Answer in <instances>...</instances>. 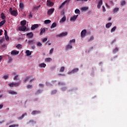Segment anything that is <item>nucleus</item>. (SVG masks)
I'll list each match as a JSON object with an SVG mask.
<instances>
[{"label": "nucleus", "mask_w": 127, "mask_h": 127, "mask_svg": "<svg viewBox=\"0 0 127 127\" xmlns=\"http://www.w3.org/2000/svg\"><path fill=\"white\" fill-rule=\"evenodd\" d=\"M9 11L11 15H13V16H17V11L15 10H12V8H10L9 9Z\"/></svg>", "instance_id": "obj_1"}, {"label": "nucleus", "mask_w": 127, "mask_h": 127, "mask_svg": "<svg viewBox=\"0 0 127 127\" xmlns=\"http://www.w3.org/2000/svg\"><path fill=\"white\" fill-rule=\"evenodd\" d=\"M19 85H20V82H18V83L11 82L8 84L9 87H10V88H13V87H18Z\"/></svg>", "instance_id": "obj_2"}, {"label": "nucleus", "mask_w": 127, "mask_h": 127, "mask_svg": "<svg viewBox=\"0 0 127 127\" xmlns=\"http://www.w3.org/2000/svg\"><path fill=\"white\" fill-rule=\"evenodd\" d=\"M86 34H87V30L84 29L81 31L80 33V36L82 37V38H84V37L86 36Z\"/></svg>", "instance_id": "obj_3"}, {"label": "nucleus", "mask_w": 127, "mask_h": 127, "mask_svg": "<svg viewBox=\"0 0 127 127\" xmlns=\"http://www.w3.org/2000/svg\"><path fill=\"white\" fill-rule=\"evenodd\" d=\"M68 35V32H63L60 34L57 35V37H63V36H66V35Z\"/></svg>", "instance_id": "obj_4"}, {"label": "nucleus", "mask_w": 127, "mask_h": 127, "mask_svg": "<svg viewBox=\"0 0 127 127\" xmlns=\"http://www.w3.org/2000/svg\"><path fill=\"white\" fill-rule=\"evenodd\" d=\"M78 70H79V69L78 68H74L70 72H68V75H71V73H72V74H74V73H76V72H78Z\"/></svg>", "instance_id": "obj_5"}, {"label": "nucleus", "mask_w": 127, "mask_h": 127, "mask_svg": "<svg viewBox=\"0 0 127 127\" xmlns=\"http://www.w3.org/2000/svg\"><path fill=\"white\" fill-rule=\"evenodd\" d=\"M26 26H22L21 27H19L18 28V30L20 31H25V30H26Z\"/></svg>", "instance_id": "obj_6"}, {"label": "nucleus", "mask_w": 127, "mask_h": 127, "mask_svg": "<svg viewBox=\"0 0 127 127\" xmlns=\"http://www.w3.org/2000/svg\"><path fill=\"white\" fill-rule=\"evenodd\" d=\"M54 8H51L48 10L47 14L48 15H50V14H52L53 12H54Z\"/></svg>", "instance_id": "obj_7"}, {"label": "nucleus", "mask_w": 127, "mask_h": 127, "mask_svg": "<svg viewBox=\"0 0 127 127\" xmlns=\"http://www.w3.org/2000/svg\"><path fill=\"white\" fill-rule=\"evenodd\" d=\"M39 25H38V24H35L34 25H32L31 27V30H34V29H35L36 28H37L38 27H39Z\"/></svg>", "instance_id": "obj_8"}, {"label": "nucleus", "mask_w": 127, "mask_h": 127, "mask_svg": "<svg viewBox=\"0 0 127 127\" xmlns=\"http://www.w3.org/2000/svg\"><path fill=\"white\" fill-rule=\"evenodd\" d=\"M102 4H103V0H100L98 4H97V8H98V9H101V6H102Z\"/></svg>", "instance_id": "obj_9"}, {"label": "nucleus", "mask_w": 127, "mask_h": 127, "mask_svg": "<svg viewBox=\"0 0 127 127\" xmlns=\"http://www.w3.org/2000/svg\"><path fill=\"white\" fill-rule=\"evenodd\" d=\"M19 51H12L11 52V55H14L15 56H16V55H18V54H19Z\"/></svg>", "instance_id": "obj_10"}, {"label": "nucleus", "mask_w": 127, "mask_h": 127, "mask_svg": "<svg viewBox=\"0 0 127 127\" xmlns=\"http://www.w3.org/2000/svg\"><path fill=\"white\" fill-rule=\"evenodd\" d=\"M77 17H78V15L72 16L70 17L71 21H75L77 19Z\"/></svg>", "instance_id": "obj_11"}, {"label": "nucleus", "mask_w": 127, "mask_h": 127, "mask_svg": "<svg viewBox=\"0 0 127 127\" xmlns=\"http://www.w3.org/2000/svg\"><path fill=\"white\" fill-rule=\"evenodd\" d=\"M40 113V111L34 110L31 113V115H33V116H34L35 115H38Z\"/></svg>", "instance_id": "obj_12"}, {"label": "nucleus", "mask_w": 127, "mask_h": 127, "mask_svg": "<svg viewBox=\"0 0 127 127\" xmlns=\"http://www.w3.org/2000/svg\"><path fill=\"white\" fill-rule=\"evenodd\" d=\"M47 4V5H48V6H53V4H54V3L52 2H51V1H50V0H48Z\"/></svg>", "instance_id": "obj_13"}, {"label": "nucleus", "mask_w": 127, "mask_h": 127, "mask_svg": "<svg viewBox=\"0 0 127 127\" xmlns=\"http://www.w3.org/2000/svg\"><path fill=\"white\" fill-rule=\"evenodd\" d=\"M26 36L29 37V38H32L33 37V33L32 32L28 33L26 34Z\"/></svg>", "instance_id": "obj_14"}, {"label": "nucleus", "mask_w": 127, "mask_h": 127, "mask_svg": "<svg viewBox=\"0 0 127 127\" xmlns=\"http://www.w3.org/2000/svg\"><path fill=\"white\" fill-rule=\"evenodd\" d=\"M25 116H27V113H25L22 114L21 117L18 118V120H22V119H23L24 117H25Z\"/></svg>", "instance_id": "obj_15"}, {"label": "nucleus", "mask_w": 127, "mask_h": 127, "mask_svg": "<svg viewBox=\"0 0 127 127\" xmlns=\"http://www.w3.org/2000/svg\"><path fill=\"white\" fill-rule=\"evenodd\" d=\"M72 48V44L69 43L67 46L66 48V50H68V49H71Z\"/></svg>", "instance_id": "obj_16"}, {"label": "nucleus", "mask_w": 127, "mask_h": 127, "mask_svg": "<svg viewBox=\"0 0 127 127\" xmlns=\"http://www.w3.org/2000/svg\"><path fill=\"white\" fill-rule=\"evenodd\" d=\"M19 7L21 8V9H23V8H24V3L22 2H20L19 3Z\"/></svg>", "instance_id": "obj_17"}, {"label": "nucleus", "mask_w": 127, "mask_h": 127, "mask_svg": "<svg viewBox=\"0 0 127 127\" xmlns=\"http://www.w3.org/2000/svg\"><path fill=\"white\" fill-rule=\"evenodd\" d=\"M9 94L10 95H17V92L14 91L13 90H10L9 91Z\"/></svg>", "instance_id": "obj_18"}, {"label": "nucleus", "mask_w": 127, "mask_h": 127, "mask_svg": "<svg viewBox=\"0 0 127 127\" xmlns=\"http://www.w3.org/2000/svg\"><path fill=\"white\" fill-rule=\"evenodd\" d=\"M20 24L22 26H25V25L26 24V20H23L20 22Z\"/></svg>", "instance_id": "obj_19"}, {"label": "nucleus", "mask_w": 127, "mask_h": 127, "mask_svg": "<svg viewBox=\"0 0 127 127\" xmlns=\"http://www.w3.org/2000/svg\"><path fill=\"white\" fill-rule=\"evenodd\" d=\"M88 9H89V7H83L81 8V10L82 12L86 11L88 10Z\"/></svg>", "instance_id": "obj_20"}, {"label": "nucleus", "mask_w": 127, "mask_h": 127, "mask_svg": "<svg viewBox=\"0 0 127 127\" xmlns=\"http://www.w3.org/2000/svg\"><path fill=\"white\" fill-rule=\"evenodd\" d=\"M39 66L41 67V68H45L46 67V64L44 63H42L39 64Z\"/></svg>", "instance_id": "obj_21"}, {"label": "nucleus", "mask_w": 127, "mask_h": 127, "mask_svg": "<svg viewBox=\"0 0 127 127\" xmlns=\"http://www.w3.org/2000/svg\"><path fill=\"white\" fill-rule=\"evenodd\" d=\"M35 42V40H30L28 41V45H30L31 44H33V43H34Z\"/></svg>", "instance_id": "obj_22"}, {"label": "nucleus", "mask_w": 127, "mask_h": 127, "mask_svg": "<svg viewBox=\"0 0 127 127\" xmlns=\"http://www.w3.org/2000/svg\"><path fill=\"white\" fill-rule=\"evenodd\" d=\"M26 56H30L31 55V52L29 50L26 51Z\"/></svg>", "instance_id": "obj_23"}, {"label": "nucleus", "mask_w": 127, "mask_h": 127, "mask_svg": "<svg viewBox=\"0 0 127 127\" xmlns=\"http://www.w3.org/2000/svg\"><path fill=\"white\" fill-rule=\"evenodd\" d=\"M56 26H57V23L54 22L53 23L51 26V28L52 29V28H54V27H56Z\"/></svg>", "instance_id": "obj_24"}, {"label": "nucleus", "mask_w": 127, "mask_h": 127, "mask_svg": "<svg viewBox=\"0 0 127 127\" xmlns=\"http://www.w3.org/2000/svg\"><path fill=\"white\" fill-rule=\"evenodd\" d=\"M45 24H49V23H51V20H46L44 21Z\"/></svg>", "instance_id": "obj_25"}, {"label": "nucleus", "mask_w": 127, "mask_h": 127, "mask_svg": "<svg viewBox=\"0 0 127 127\" xmlns=\"http://www.w3.org/2000/svg\"><path fill=\"white\" fill-rule=\"evenodd\" d=\"M67 2V1H64V2H63L61 5H60L59 8H62L64 5H65V4Z\"/></svg>", "instance_id": "obj_26"}, {"label": "nucleus", "mask_w": 127, "mask_h": 127, "mask_svg": "<svg viewBox=\"0 0 127 127\" xmlns=\"http://www.w3.org/2000/svg\"><path fill=\"white\" fill-rule=\"evenodd\" d=\"M111 26H112V23H108L106 25V27L107 28H110V27H111Z\"/></svg>", "instance_id": "obj_27"}, {"label": "nucleus", "mask_w": 127, "mask_h": 127, "mask_svg": "<svg viewBox=\"0 0 127 127\" xmlns=\"http://www.w3.org/2000/svg\"><path fill=\"white\" fill-rule=\"evenodd\" d=\"M94 40V36H91L89 39H88V42H91V41H93Z\"/></svg>", "instance_id": "obj_28"}, {"label": "nucleus", "mask_w": 127, "mask_h": 127, "mask_svg": "<svg viewBox=\"0 0 127 127\" xmlns=\"http://www.w3.org/2000/svg\"><path fill=\"white\" fill-rule=\"evenodd\" d=\"M6 21L5 20H3L2 21H1V22H0V26H2V25H3V24H4V23L6 22Z\"/></svg>", "instance_id": "obj_29"}, {"label": "nucleus", "mask_w": 127, "mask_h": 127, "mask_svg": "<svg viewBox=\"0 0 127 127\" xmlns=\"http://www.w3.org/2000/svg\"><path fill=\"white\" fill-rule=\"evenodd\" d=\"M16 48L18 49H21V48H22V45H21V44H18L16 46Z\"/></svg>", "instance_id": "obj_30"}, {"label": "nucleus", "mask_w": 127, "mask_h": 127, "mask_svg": "<svg viewBox=\"0 0 127 127\" xmlns=\"http://www.w3.org/2000/svg\"><path fill=\"white\" fill-rule=\"evenodd\" d=\"M1 18H2V19H3V20L5 19V15L3 12L1 13Z\"/></svg>", "instance_id": "obj_31"}, {"label": "nucleus", "mask_w": 127, "mask_h": 127, "mask_svg": "<svg viewBox=\"0 0 127 127\" xmlns=\"http://www.w3.org/2000/svg\"><path fill=\"white\" fill-rule=\"evenodd\" d=\"M45 32V28H43L41 30V32L40 33V35H42V34H43V33H44Z\"/></svg>", "instance_id": "obj_32"}, {"label": "nucleus", "mask_w": 127, "mask_h": 127, "mask_svg": "<svg viewBox=\"0 0 127 127\" xmlns=\"http://www.w3.org/2000/svg\"><path fill=\"white\" fill-rule=\"evenodd\" d=\"M51 61H52V59H51L50 58H48L45 59V62H50Z\"/></svg>", "instance_id": "obj_33"}, {"label": "nucleus", "mask_w": 127, "mask_h": 127, "mask_svg": "<svg viewBox=\"0 0 127 127\" xmlns=\"http://www.w3.org/2000/svg\"><path fill=\"white\" fill-rule=\"evenodd\" d=\"M61 22L66 21V16H64L61 20Z\"/></svg>", "instance_id": "obj_34"}, {"label": "nucleus", "mask_w": 127, "mask_h": 127, "mask_svg": "<svg viewBox=\"0 0 127 127\" xmlns=\"http://www.w3.org/2000/svg\"><path fill=\"white\" fill-rule=\"evenodd\" d=\"M75 13L76 14H80V10L79 9H76L75 10Z\"/></svg>", "instance_id": "obj_35"}, {"label": "nucleus", "mask_w": 127, "mask_h": 127, "mask_svg": "<svg viewBox=\"0 0 127 127\" xmlns=\"http://www.w3.org/2000/svg\"><path fill=\"white\" fill-rule=\"evenodd\" d=\"M28 124H36V121H34L32 120H30V121H29V122H28Z\"/></svg>", "instance_id": "obj_36"}, {"label": "nucleus", "mask_w": 127, "mask_h": 127, "mask_svg": "<svg viewBox=\"0 0 127 127\" xmlns=\"http://www.w3.org/2000/svg\"><path fill=\"white\" fill-rule=\"evenodd\" d=\"M117 29V26H114L111 30V32H114Z\"/></svg>", "instance_id": "obj_37"}, {"label": "nucleus", "mask_w": 127, "mask_h": 127, "mask_svg": "<svg viewBox=\"0 0 127 127\" xmlns=\"http://www.w3.org/2000/svg\"><path fill=\"white\" fill-rule=\"evenodd\" d=\"M19 127V125L18 124L10 125L9 126V127Z\"/></svg>", "instance_id": "obj_38"}, {"label": "nucleus", "mask_w": 127, "mask_h": 127, "mask_svg": "<svg viewBox=\"0 0 127 127\" xmlns=\"http://www.w3.org/2000/svg\"><path fill=\"white\" fill-rule=\"evenodd\" d=\"M64 70H65V67L62 66V67H61V69L60 70V72H62L64 71Z\"/></svg>", "instance_id": "obj_39"}, {"label": "nucleus", "mask_w": 127, "mask_h": 127, "mask_svg": "<svg viewBox=\"0 0 127 127\" xmlns=\"http://www.w3.org/2000/svg\"><path fill=\"white\" fill-rule=\"evenodd\" d=\"M119 8L116 7V8H115L113 10V12H117L119 11Z\"/></svg>", "instance_id": "obj_40"}, {"label": "nucleus", "mask_w": 127, "mask_h": 127, "mask_svg": "<svg viewBox=\"0 0 127 127\" xmlns=\"http://www.w3.org/2000/svg\"><path fill=\"white\" fill-rule=\"evenodd\" d=\"M41 92H42V91L41 90H38L37 91V93H35V95H39V94L41 93Z\"/></svg>", "instance_id": "obj_41"}, {"label": "nucleus", "mask_w": 127, "mask_h": 127, "mask_svg": "<svg viewBox=\"0 0 127 127\" xmlns=\"http://www.w3.org/2000/svg\"><path fill=\"white\" fill-rule=\"evenodd\" d=\"M17 78H18V75H15L13 78L14 81H17L18 80Z\"/></svg>", "instance_id": "obj_42"}, {"label": "nucleus", "mask_w": 127, "mask_h": 127, "mask_svg": "<svg viewBox=\"0 0 127 127\" xmlns=\"http://www.w3.org/2000/svg\"><path fill=\"white\" fill-rule=\"evenodd\" d=\"M40 6H41V5H39V6H35L34 7V10H36V9H38V8H39V7H40Z\"/></svg>", "instance_id": "obj_43"}, {"label": "nucleus", "mask_w": 127, "mask_h": 127, "mask_svg": "<svg viewBox=\"0 0 127 127\" xmlns=\"http://www.w3.org/2000/svg\"><path fill=\"white\" fill-rule=\"evenodd\" d=\"M118 51H119V48H116L113 50V53H116V52H118Z\"/></svg>", "instance_id": "obj_44"}, {"label": "nucleus", "mask_w": 127, "mask_h": 127, "mask_svg": "<svg viewBox=\"0 0 127 127\" xmlns=\"http://www.w3.org/2000/svg\"><path fill=\"white\" fill-rule=\"evenodd\" d=\"M75 42H76V40H75V39H73L72 40H70L69 41V42H70V44L72 43H75Z\"/></svg>", "instance_id": "obj_45"}, {"label": "nucleus", "mask_w": 127, "mask_h": 127, "mask_svg": "<svg viewBox=\"0 0 127 127\" xmlns=\"http://www.w3.org/2000/svg\"><path fill=\"white\" fill-rule=\"evenodd\" d=\"M125 4H126V1H123L122 2H121V6H123V5H125Z\"/></svg>", "instance_id": "obj_46"}, {"label": "nucleus", "mask_w": 127, "mask_h": 127, "mask_svg": "<svg viewBox=\"0 0 127 127\" xmlns=\"http://www.w3.org/2000/svg\"><path fill=\"white\" fill-rule=\"evenodd\" d=\"M58 85L60 86H64L65 85V83L64 82H59Z\"/></svg>", "instance_id": "obj_47"}, {"label": "nucleus", "mask_w": 127, "mask_h": 127, "mask_svg": "<svg viewBox=\"0 0 127 127\" xmlns=\"http://www.w3.org/2000/svg\"><path fill=\"white\" fill-rule=\"evenodd\" d=\"M54 51V49H51L50 51V55H52V53H53V51Z\"/></svg>", "instance_id": "obj_48"}, {"label": "nucleus", "mask_w": 127, "mask_h": 127, "mask_svg": "<svg viewBox=\"0 0 127 127\" xmlns=\"http://www.w3.org/2000/svg\"><path fill=\"white\" fill-rule=\"evenodd\" d=\"M29 78H30V77H29V76L27 77L26 78V79H25L24 80V83H26V82L27 81L28 79H29Z\"/></svg>", "instance_id": "obj_49"}, {"label": "nucleus", "mask_w": 127, "mask_h": 127, "mask_svg": "<svg viewBox=\"0 0 127 127\" xmlns=\"http://www.w3.org/2000/svg\"><path fill=\"white\" fill-rule=\"evenodd\" d=\"M27 88L28 89H32V85H28L27 86Z\"/></svg>", "instance_id": "obj_50"}, {"label": "nucleus", "mask_w": 127, "mask_h": 127, "mask_svg": "<svg viewBox=\"0 0 127 127\" xmlns=\"http://www.w3.org/2000/svg\"><path fill=\"white\" fill-rule=\"evenodd\" d=\"M62 91H63V92H65V91H66V90H67V88L66 87H64L62 88L61 89Z\"/></svg>", "instance_id": "obj_51"}, {"label": "nucleus", "mask_w": 127, "mask_h": 127, "mask_svg": "<svg viewBox=\"0 0 127 127\" xmlns=\"http://www.w3.org/2000/svg\"><path fill=\"white\" fill-rule=\"evenodd\" d=\"M102 10L103 12H106V8L105 7V6H102Z\"/></svg>", "instance_id": "obj_52"}, {"label": "nucleus", "mask_w": 127, "mask_h": 127, "mask_svg": "<svg viewBox=\"0 0 127 127\" xmlns=\"http://www.w3.org/2000/svg\"><path fill=\"white\" fill-rule=\"evenodd\" d=\"M57 93V91H56V90H53V91L52 92V95H54V94H56Z\"/></svg>", "instance_id": "obj_53"}, {"label": "nucleus", "mask_w": 127, "mask_h": 127, "mask_svg": "<svg viewBox=\"0 0 127 127\" xmlns=\"http://www.w3.org/2000/svg\"><path fill=\"white\" fill-rule=\"evenodd\" d=\"M8 78V75H5L3 76V78L5 79V80H6Z\"/></svg>", "instance_id": "obj_54"}, {"label": "nucleus", "mask_w": 127, "mask_h": 127, "mask_svg": "<svg viewBox=\"0 0 127 127\" xmlns=\"http://www.w3.org/2000/svg\"><path fill=\"white\" fill-rule=\"evenodd\" d=\"M5 38L6 41H7L8 40H9V38L8 37V36H7V35L5 36Z\"/></svg>", "instance_id": "obj_55"}, {"label": "nucleus", "mask_w": 127, "mask_h": 127, "mask_svg": "<svg viewBox=\"0 0 127 127\" xmlns=\"http://www.w3.org/2000/svg\"><path fill=\"white\" fill-rule=\"evenodd\" d=\"M37 46H41L42 45V44L40 42H38L37 44Z\"/></svg>", "instance_id": "obj_56"}, {"label": "nucleus", "mask_w": 127, "mask_h": 127, "mask_svg": "<svg viewBox=\"0 0 127 127\" xmlns=\"http://www.w3.org/2000/svg\"><path fill=\"white\" fill-rule=\"evenodd\" d=\"M46 41H47V38L43 39V42H46Z\"/></svg>", "instance_id": "obj_57"}, {"label": "nucleus", "mask_w": 127, "mask_h": 127, "mask_svg": "<svg viewBox=\"0 0 127 127\" xmlns=\"http://www.w3.org/2000/svg\"><path fill=\"white\" fill-rule=\"evenodd\" d=\"M8 60H9V62H11V61H12V59L11 58V57H9Z\"/></svg>", "instance_id": "obj_58"}, {"label": "nucleus", "mask_w": 127, "mask_h": 127, "mask_svg": "<svg viewBox=\"0 0 127 127\" xmlns=\"http://www.w3.org/2000/svg\"><path fill=\"white\" fill-rule=\"evenodd\" d=\"M4 35L5 36H6L7 35V31L6 30H4Z\"/></svg>", "instance_id": "obj_59"}, {"label": "nucleus", "mask_w": 127, "mask_h": 127, "mask_svg": "<svg viewBox=\"0 0 127 127\" xmlns=\"http://www.w3.org/2000/svg\"><path fill=\"white\" fill-rule=\"evenodd\" d=\"M109 3H110V4L113 5L114 4V2H113V0H111L109 1Z\"/></svg>", "instance_id": "obj_60"}, {"label": "nucleus", "mask_w": 127, "mask_h": 127, "mask_svg": "<svg viewBox=\"0 0 127 127\" xmlns=\"http://www.w3.org/2000/svg\"><path fill=\"white\" fill-rule=\"evenodd\" d=\"M56 68V66H53L52 67L51 69L52 70H54Z\"/></svg>", "instance_id": "obj_61"}, {"label": "nucleus", "mask_w": 127, "mask_h": 127, "mask_svg": "<svg viewBox=\"0 0 127 127\" xmlns=\"http://www.w3.org/2000/svg\"><path fill=\"white\" fill-rule=\"evenodd\" d=\"M3 107V105L0 104V110L1 109H2Z\"/></svg>", "instance_id": "obj_62"}, {"label": "nucleus", "mask_w": 127, "mask_h": 127, "mask_svg": "<svg viewBox=\"0 0 127 127\" xmlns=\"http://www.w3.org/2000/svg\"><path fill=\"white\" fill-rule=\"evenodd\" d=\"M39 86H40V87H42V88H43V87H44V86L43 85V84H41V83H40V84H39Z\"/></svg>", "instance_id": "obj_63"}, {"label": "nucleus", "mask_w": 127, "mask_h": 127, "mask_svg": "<svg viewBox=\"0 0 127 127\" xmlns=\"http://www.w3.org/2000/svg\"><path fill=\"white\" fill-rule=\"evenodd\" d=\"M0 42L2 43V42H3V39H0Z\"/></svg>", "instance_id": "obj_64"}]
</instances>
